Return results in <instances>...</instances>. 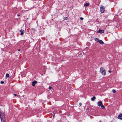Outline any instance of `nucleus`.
<instances>
[{
	"label": "nucleus",
	"mask_w": 122,
	"mask_h": 122,
	"mask_svg": "<svg viewBox=\"0 0 122 122\" xmlns=\"http://www.w3.org/2000/svg\"><path fill=\"white\" fill-rule=\"evenodd\" d=\"M4 115L3 114H1V113L0 112V117L1 120V122H5L4 118Z\"/></svg>",
	"instance_id": "1"
},
{
	"label": "nucleus",
	"mask_w": 122,
	"mask_h": 122,
	"mask_svg": "<svg viewBox=\"0 0 122 122\" xmlns=\"http://www.w3.org/2000/svg\"><path fill=\"white\" fill-rule=\"evenodd\" d=\"M97 105L98 106H101L102 109H104L105 108V107L104 106L102 103V102L101 101H99L97 102Z\"/></svg>",
	"instance_id": "2"
},
{
	"label": "nucleus",
	"mask_w": 122,
	"mask_h": 122,
	"mask_svg": "<svg viewBox=\"0 0 122 122\" xmlns=\"http://www.w3.org/2000/svg\"><path fill=\"white\" fill-rule=\"evenodd\" d=\"M100 72L102 74V75H105L106 73V72L105 70L102 67L100 68Z\"/></svg>",
	"instance_id": "3"
},
{
	"label": "nucleus",
	"mask_w": 122,
	"mask_h": 122,
	"mask_svg": "<svg viewBox=\"0 0 122 122\" xmlns=\"http://www.w3.org/2000/svg\"><path fill=\"white\" fill-rule=\"evenodd\" d=\"M100 10L101 12L102 13H103L105 10L104 7V6L100 7Z\"/></svg>",
	"instance_id": "4"
},
{
	"label": "nucleus",
	"mask_w": 122,
	"mask_h": 122,
	"mask_svg": "<svg viewBox=\"0 0 122 122\" xmlns=\"http://www.w3.org/2000/svg\"><path fill=\"white\" fill-rule=\"evenodd\" d=\"M118 118L120 119H122V114H120L118 116Z\"/></svg>",
	"instance_id": "5"
},
{
	"label": "nucleus",
	"mask_w": 122,
	"mask_h": 122,
	"mask_svg": "<svg viewBox=\"0 0 122 122\" xmlns=\"http://www.w3.org/2000/svg\"><path fill=\"white\" fill-rule=\"evenodd\" d=\"M37 83V81H33L32 82V86H35V84H36Z\"/></svg>",
	"instance_id": "6"
},
{
	"label": "nucleus",
	"mask_w": 122,
	"mask_h": 122,
	"mask_svg": "<svg viewBox=\"0 0 122 122\" xmlns=\"http://www.w3.org/2000/svg\"><path fill=\"white\" fill-rule=\"evenodd\" d=\"M104 31L103 30H99L98 31V32L100 33H102L104 32Z\"/></svg>",
	"instance_id": "7"
},
{
	"label": "nucleus",
	"mask_w": 122,
	"mask_h": 122,
	"mask_svg": "<svg viewBox=\"0 0 122 122\" xmlns=\"http://www.w3.org/2000/svg\"><path fill=\"white\" fill-rule=\"evenodd\" d=\"M20 32L21 33L20 35H23L24 32V30H20Z\"/></svg>",
	"instance_id": "8"
},
{
	"label": "nucleus",
	"mask_w": 122,
	"mask_h": 122,
	"mask_svg": "<svg viewBox=\"0 0 122 122\" xmlns=\"http://www.w3.org/2000/svg\"><path fill=\"white\" fill-rule=\"evenodd\" d=\"M96 98L95 96H93L91 98V100L92 101H94L96 99Z\"/></svg>",
	"instance_id": "9"
},
{
	"label": "nucleus",
	"mask_w": 122,
	"mask_h": 122,
	"mask_svg": "<svg viewBox=\"0 0 122 122\" xmlns=\"http://www.w3.org/2000/svg\"><path fill=\"white\" fill-rule=\"evenodd\" d=\"M98 42L101 44H104L103 42L101 40H99V41Z\"/></svg>",
	"instance_id": "10"
},
{
	"label": "nucleus",
	"mask_w": 122,
	"mask_h": 122,
	"mask_svg": "<svg viewBox=\"0 0 122 122\" xmlns=\"http://www.w3.org/2000/svg\"><path fill=\"white\" fill-rule=\"evenodd\" d=\"M89 5V4L88 3H86L84 4V6L85 7H87Z\"/></svg>",
	"instance_id": "11"
},
{
	"label": "nucleus",
	"mask_w": 122,
	"mask_h": 122,
	"mask_svg": "<svg viewBox=\"0 0 122 122\" xmlns=\"http://www.w3.org/2000/svg\"><path fill=\"white\" fill-rule=\"evenodd\" d=\"M95 41H98V42L99 41V40L98 38H95Z\"/></svg>",
	"instance_id": "12"
},
{
	"label": "nucleus",
	"mask_w": 122,
	"mask_h": 122,
	"mask_svg": "<svg viewBox=\"0 0 122 122\" xmlns=\"http://www.w3.org/2000/svg\"><path fill=\"white\" fill-rule=\"evenodd\" d=\"M6 77H9V74H8L6 73Z\"/></svg>",
	"instance_id": "13"
},
{
	"label": "nucleus",
	"mask_w": 122,
	"mask_h": 122,
	"mask_svg": "<svg viewBox=\"0 0 122 122\" xmlns=\"http://www.w3.org/2000/svg\"><path fill=\"white\" fill-rule=\"evenodd\" d=\"M112 92L113 93H115L116 92V91L115 90L113 89L112 90Z\"/></svg>",
	"instance_id": "14"
},
{
	"label": "nucleus",
	"mask_w": 122,
	"mask_h": 122,
	"mask_svg": "<svg viewBox=\"0 0 122 122\" xmlns=\"http://www.w3.org/2000/svg\"><path fill=\"white\" fill-rule=\"evenodd\" d=\"M48 88L50 89H52V88L51 86H50Z\"/></svg>",
	"instance_id": "15"
},
{
	"label": "nucleus",
	"mask_w": 122,
	"mask_h": 122,
	"mask_svg": "<svg viewBox=\"0 0 122 122\" xmlns=\"http://www.w3.org/2000/svg\"><path fill=\"white\" fill-rule=\"evenodd\" d=\"M0 83L2 84H3L4 83V82L3 81H0Z\"/></svg>",
	"instance_id": "16"
},
{
	"label": "nucleus",
	"mask_w": 122,
	"mask_h": 122,
	"mask_svg": "<svg viewBox=\"0 0 122 122\" xmlns=\"http://www.w3.org/2000/svg\"><path fill=\"white\" fill-rule=\"evenodd\" d=\"M80 19L81 20H82L83 19V18L82 17H81L80 18Z\"/></svg>",
	"instance_id": "17"
},
{
	"label": "nucleus",
	"mask_w": 122,
	"mask_h": 122,
	"mask_svg": "<svg viewBox=\"0 0 122 122\" xmlns=\"http://www.w3.org/2000/svg\"><path fill=\"white\" fill-rule=\"evenodd\" d=\"M14 95L15 96H17V95L15 94H14Z\"/></svg>",
	"instance_id": "18"
},
{
	"label": "nucleus",
	"mask_w": 122,
	"mask_h": 122,
	"mask_svg": "<svg viewBox=\"0 0 122 122\" xmlns=\"http://www.w3.org/2000/svg\"><path fill=\"white\" fill-rule=\"evenodd\" d=\"M79 104L80 106H81L82 105V104L81 103H79Z\"/></svg>",
	"instance_id": "19"
},
{
	"label": "nucleus",
	"mask_w": 122,
	"mask_h": 122,
	"mask_svg": "<svg viewBox=\"0 0 122 122\" xmlns=\"http://www.w3.org/2000/svg\"><path fill=\"white\" fill-rule=\"evenodd\" d=\"M108 71L110 73L111 72V71Z\"/></svg>",
	"instance_id": "20"
},
{
	"label": "nucleus",
	"mask_w": 122,
	"mask_h": 122,
	"mask_svg": "<svg viewBox=\"0 0 122 122\" xmlns=\"http://www.w3.org/2000/svg\"><path fill=\"white\" fill-rule=\"evenodd\" d=\"M20 50V49H19L18 50V51H19Z\"/></svg>",
	"instance_id": "21"
},
{
	"label": "nucleus",
	"mask_w": 122,
	"mask_h": 122,
	"mask_svg": "<svg viewBox=\"0 0 122 122\" xmlns=\"http://www.w3.org/2000/svg\"><path fill=\"white\" fill-rule=\"evenodd\" d=\"M20 16V15H17V16Z\"/></svg>",
	"instance_id": "22"
},
{
	"label": "nucleus",
	"mask_w": 122,
	"mask_h": 122,
	"mask_svg": "<svg viewBox=\"0 0 122 122\" xmlns=\"http://www.w3.org/2000/svg\"><path fill=\"white\" fill-rule=\"evenodd\" d=\"M99 122H102L101 121H100Z\"/></svg>",
	"instance_id": "23"
}]
</instances>
